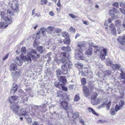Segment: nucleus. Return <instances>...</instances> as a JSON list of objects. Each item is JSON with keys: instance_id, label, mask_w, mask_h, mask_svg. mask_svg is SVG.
<instances>
[{"instance_id": "f257e3e1", "label": "nucleus", "mask_w": 125, "mask_h": 125, "mask_svg": "<svg viewBox=\"0 0 125 125\" xmlns=\"http://www.w3.org/2000/svg\"><path fill=\"white\" fill-rule=\"evenodd\" d=\"M37 52L36 50L33 49H29L28 51L27 54L25 56H22L21 58V59L23 61L26 60L28 62H30L31 61V58L32 53L36 54Z\"/></svg>"}, {"instance_id": "f03ea898", "label": "nucleus", "mask_w": 125, "mask_h": 125, "mask_svg": "<svg viewBox=\"0 0 125 125\" xmlns=\"http://www.w3.org/2000/svg\"><path fill=\"white\" fill-rule=\"evenodd\" d=\"M61 59H56L55 61L58 64H59L61 62L65 63L66 61L68 60L69 58V55L68 54L63 52L60 55Z\"/></svg>"}, {"instance_id": "7ed1b4c3", "label": "nucleus", "mask_w": 125, "mask_h": 125, "mask_svg": "<svg viewBox=\"0 0 125 125\" xmlns=\"http://www.w3.org/2000/svg\"><path fill=\"white\" fill-rule=\"evenodd\" d=\"M0 16L2 20H4L8 24H10L12 22L11 17L10 16H8L6 14L3 12H1Z\"/></svg>"}, {"instance_id": "20e7f679", "label": "nucleus", "mask_w": 125, "mask_h": 125, "mask_svg": "<svg viewBox=\"0 0 125 125\" xmlns=\"http://www.w3.org/2000/svg\"><path fill=\"white\" fill-rule=\"evenodd\" d=\"M10 107L12 110L13 113L16 115H19L20 109H19L20 106L17 103L13 104L11 105Z\"/></svg>"}, {"instance_id": "39448f33", "label": "nucleus", "mask_w": 125, "mask_h": 125, "mask_svg": "<svg viewBox=\"0 0 125 125\" xmlns=\"http://www.w3.org/2000/svg\"><path fill=\"white\" fill-rule=\"evenodd\" d=\"M67 60L66 63L62 65L61 66V68L64 71L63 72L66 73L67 72L68 69L71 68L72 66V62L69 60Z\"/></svg>"}, {"instance_id": "423d86ee", "label": "nucleus", "mask_w": 125, "mask_h": 125, "mask_svg": "<svg viewBox=\"0 0 125 125\" xmlns=\"http://www.w3.org/2000/svg\"><path fill=\"white\" fill-rule=\"evenodd\" d=\"M75 58L78 60H83L84 59L83 54L79 50H75Z\"/></svg>"}, {"instance_id": "0eeeda50", "label": "nucleus", "mask_w": 125, "mask_h": 125, "mask_svg": "<svg viewBox=\"0 0 125 125\" xmlns=\"http://www.w3.org/2000/svg\"><path fill=\"white\" fill-rule=\"evenodd\" d=\"M107 53V49L103 48L100 54V57L102 60H104L105 59V56H106Z\"/></svg>"}, {"instance_id": "6e6552de", "label": "nucleus", "mask_w": 125, "mask_h": 125, "mask_svg": "<svg viewBox=\"0 0 125 125\" xmlns=\"http://www.w3.org/2000/svg\"><path fill=\"white\" fill-rule=\"evenodd\" d=\"M108 63H107V62L106 63V64L107 65H111L112 68L113 70H115L116 69H118L120 71H121V69H121H120L121 70H120V65L117 64H112V62H111V61H108Z\"/></svg>"}, {"instance_id": "1a4fd4ad", "label": "nucleus", "mask_w": 125, "mask_h": 125, "mask_svg": "<svg viewBox=\"0 0 125 125\" xmlns=\"http://www.w3.org/2000/svg\"><path fill=\"white\" fill-rule=\"evenodd\" d=\"M125 36H120L117 38V40L119 43L122 45L125 44Z\"/></svg>"}, {"instance_id": "9d476101", "label": "nucleus", "mask_w": 125, "mask_h": 125, "mask_svg": "<svg viewBox=\"0 0 125 125\" xmlns=\"http://www.w3.org/2000/svg\"><path fill=\"white\" fill-rule=\"evenodd\" d=\"M19 96L20 97H21V98L23 99V102H25L28 100L27 97L26 96H23V93L22 91L21 90H20L18 92Z\"/></svg>"}, {"instance_id": "9b49d317", "label": "nucleus", "mask_w": 125, "mask_h": 125, "mask_svg": "<svg viewBox=\"0 0 125 125\" xmlns=\"http://www.w3.org/2000/svg\"><path fill=\"white\" fill-rule=\"evenodd\" d=\"M22 56H21L20 57V59L18 57H16V59L14 61V62L17 64L18 66H21L22 65L23 63V62H25L26 60H25V61H23L21 59V58Z\"/></svg>"}, {"instance_id": "f8f14e48", "label": "nucleus", "mask_w": 125, "mask_h": 125, "mask_svg": "<svg viewBox=\"0 0 125 125\" xmlns=\"http://www.w3.org/2000/svg\"><path fill=\"white\" fill-rule=\"evenodd\" d=\"M46 32L45 28L44 27H42L39 30L38 32L41 35L44 37V36H47V35L46 34Z\"/></svg>"}, {"instance_id": "ddd939ff", "label": "nucleus", "mask_w": 125, "mask_h": 125, "mask_svg": "<svg viewBox=\"0 0 125 125\" xmlns=\"http://www.w3.org/2000/svg\"><path fill=\"white\" fill-rule=\"evenodd\" d=\"M117 12V11L116 9L115 8H113L112 10H110L109 12V14L112 18L115 19L116 17L115 16L114 12L116 13Z\"/></svg>"}, {"instance_id": "4468645a", "label": "nucleus", "mask_w": 125, "mask_h": 125, "mask_svg": "<svg viewBox=\"0 0 125 125\" xmlns=\"http://www.w3.org/2000/svg\"><path fill=\"white\" fill-rule=\"evenodd\" d=\"M90 72L88 71V69L86 68H83L82 71L81 75H82L85 76H87L88 74H89Z\"/></svg>"}, {"instance_id": "2eb2a0df", "label": "nucleus", "mask_w": 125, "mask_h": 125, "mask_svg": "<svg viewBox=\"0 0 125 125\" xmlns=\"http://www.w3.org/2000/svg\"><path fill=\"white\" fill-rule=\"evenodd\" d=\"M100 98H93L91 100V102L93 105H96L97 104L99 103L100 102Z\"/></svg>"}, {"instance_id": "dca6fc26", "label": "nucleus", "mask_w": 125, "mask_h": 125, "mask_svg": "<svg viewBox=\"0 0 125 125\" xmlns=\"http://www.w3.org/2000/svg\"><path fill=\"white\" fill-rule=\"evenodd\" d=\"M93 52V49L91 45H89L87 50L86 51V54L88 55H91Z\"/></svg>"}, {"instance_id": "f3484780", "label": "nucleus", "mask_w": 125, "mask_h": 125, "mask_svg": "<svg viewBox=\"0 0 125 125\" xmlns=\"http://www.w3.org/2000/svg\"><path fill=\"white\" fill-rule=\"evenodd\" d=\"M19 5L17 2L15 3H13L12 5V9L17 12L19 10Z\"/></svg>"}, {"instance_id": "a211bd4d", "label": "nucleus", "mask_w": 125, "mask_h": 125, "mask_svg": "<svg viewBox=\"0 0 125 125\" xmlns=\"http://www.w3.org/2000/svg\"><path fill=\"white\" fill-rule=\"evenodd\" d=\"M109 30L110 31L111 33L113 34H116V31L115 27L113 24H111L110 26Z\"/></svg>"}, {"instance_id": "6ab92c4d", "label": "nucleus", "mask_w": 125, "mask_h": 125, "mask_svg": "<svg viewBox=\"0 0 125 125\" xmlns=\"http://www.w3.org/2000/svg\"><path fill=\"white\" fill-rule=\"evenodd\" d=\"M11 74L14 80L16 81L20 76V73L19 72H16V73H15L12 72Z\"/></svg>"}, {"instance_id": "aec40b11", "label": "nucleus", "mask_w": 125, "mask_h": 125, "mask_svg": "<svg viewBox=\"0 0 125 125\" xmlns=\"http://www.w3.org/2000/svg\"><path fill=\"white\" fill-rule=\"evenodd\" d=\"M55 28L53 26H49L47 27L46 30V31L48 33L50 34L53 31H54Z\"/></svg>"}, {"instance_id": "412c9836", "label": "nucleus", "mask_w": 125, "mask_h": 125, "mask_svg": "<svg viewBox=\"0 0 125 125\" xmlns=\"http://www.w3.org/2000/svg\"><path fill=\"white\" fill-rule=\"evenodd\" d=\"M77 47L76 50H80L81 51H82L85 47L84 43L78 44L77 45Z\"/></svg>"}, {"instance_id": "4be33fe9", "label": "nucleus", "mask_w": 125, "mask_h": 125, "mask_svg": "<svg viewBox=\"0 0 125 125\" xmlns=\"http://www.w3.org/2000/svg\"><path fill=\"white\" fill-rule=\"evenodd\" d=\"M59 80L60 82L65 84L67 82L65 77L63 76H60Z\"/></svg>"}, {"instance_id": "5701e85b", "label": "nucleus", "mask_w": 125, "mask_h": 125, "mask_svg": "<svg viewBox=\"0 0 125 125\" xmlns=\"http://www.w3.org/2000/svg\"><path fill=\"white\" fill-rule=\"evenodd\" d=\"M18 88L17 85L15 83L13 84V87L11 88V93L13 92L14 93L16 92Z\"/></svg>"}, {"instance_id": "b1692460", "label": "nucleus", "mask_w": 125, "mask_h": 125, "mask_svg": "<svg viewBox=\"0 0 125 125\" xmlns=\"http://www.w3.org/2000/svg\"><path fill=\"white\" fill-rule=\"evenodd\" d=\"M94 48V51L96 53L97 52H99L102 49V50L103 47L98 46H93Z\"/></svg>"}, {"instance_id": "393cba45", "label": "nucleus", "mask_w": 125, "mask_h": 125, "mask_svg": "<svg viewBox=\"0 0 125 125\" xmlns=\"http://www.w3.org/2000/svg\"><path fill=\"white\" fill-rule=\"evenodd\" d=\"M19 115H22L25 116L26 115L27 113L26 111L24 109L22 108L20 109Z\"/></svg>"}, {"instance_id": "a878e982", "label": "nucleus", "mask_w": 125, "mask_h": 125, "mask_svg": "<svg viewBox=\"0 0 125 125\" xmlns=\"http://www.w3.org/2000/svg\"><path fill=\"white\" fill-rule=\"evenodd\" d=\"M17 67V65L15 63L11 64L10 66V70L11 71H14Z\"/></svg>"}, {"instance_id": "bb28decb", "label": "nucleus", "mask_w": 125, "mask_h": 125, "mask_svg": "<svg viewBox=\"0 0 125 125\" xmlns=\"http://www.w3.org/2000/svg\"><path fill=\"white\" fill-rule=\"evenodd\" d=\"M83 90L84 94L86 96H87L88 95L89 93V89L86 88L85 86H83Z\"/></svg>"}, {"instance_id": "cd10ccee", "label": "nucleus", "mask_w": 125, "mask_h": 125, "mask_svg": "<svg viewBox=\"0 0 125 125\" xmlns=\"http://www.w3.org/2000/svg\"><path fill=\"white\" fill-rule=\"evenodd\" d=\"M122 73L120 74V78L121 79H124L123 82L125 83V74H124L121 69Z\"/></svg>"}, {"instance_id": "c85d7f7f", "label": "nucleus", "mask_w": 125, "mask_h": 125, "mask_svg": "<svg viewBox=\"0 0 125 125\" xmlns=\"http://www.w3.org/2000/svg\"><path fill=\"white\" fill-rule=\"evenodd\" d=\"M61 105L64 108L67 110L68 106L66 102L65 101L62 102L61 103Z\"/></svg>"}, {"instance_id": "c756f323", "label": "nucleus", "mask_w": 125, "mask_h": 125, "mask_svg": "<svg viewBox=\"0 0 125 125\" xmlns=\"http://www.w3.org/2000/svg\"><path fill=\"white\" fill-rule=\"evenodd\" d=\"M17 97L16 96H12L9 98V101L11 103H13L17 99Z\"/></svg>"}, {"instance_id": "7c9ffc66", "label": "nucleus", "mask_w": 125, "mask_h": 125, "mask_svg": "<svg viewBox=\"0 0 125 125\" xmlns=\"http://www.w3.org/2000/svg\"><path fill=\"white\" fill-rule=\"evenodd\" d=\"M37 50L40 53L43 52L45 49L42 47L41 46H39L37 47Z\"/></svg>"}, {"instance_id": "2f4dec72", "label": "nucleus", "mask_w": 125, "mask_h": 125, "mask_svg": "<svg viewBox=\"0 0 125 125\" xmlns=\"http://www.w3.org/2000/svg\"><path fill=\"white\" fill-rule=\"evenodd\" d=\"M66 73L64 72H62L60 69H58L56 71V76L57 77H59L61 74H65Z\"/></svg>"}, {"instance_id": "473e14b6", "label": "nucleus", "mask_w": 125, "mask_h": 125, "mask_svg": "<svg viewBox=\"0 0 125 125\" xmlns=\"http://www.w3.org/2000/svg\"><path fill=\"white\" fill-rule=\"evenodd\" d=\"M5 25V23L3 22H1L0 23V28L1 29H2L3 28H6L8 26V24H7Z\"/></svg>"}, {"instance_id": "72a5a7b5", "label": "nucleus", "mask_w": 125, "mask_h": 125, "mask_svg": "<svg viewBox=\"0 0 125 125\" xmlns=\"http://www.w3.org/2000/svg\"><path fill=\"white\" fill-rule=\"evenodd\" d=\"M116 111H115L114 108H112L110 111V113L111 115H114L116 114Z\"/></svg>"}, {"instance_id": "f704fd0d", "label": "nucleus", "mask_w": 125, "mask_h": 125, "mask_svg": "<svg viewBox=\"0 0 125 125\" xmlns=\"http://www.w3.org/2000/svg\"><path fill=\"white\" fill-rule=\"evenodd\" d=\"M63 42L64 44H66L67 45L70 44V40L69 38H68L63 40Z\"/></svg>"}, {"instance_id": "c9c22d12", "label": "nucleus", "mask_w": 125, "mask_h": 125, "mask_svg": "<svg viewBox=\"0 0 125 125\" xmlns=\"http://www.w3.org/2000/svg\"><path fill=\"white\" fill-rule=\"evenodd\" d=\"M80 99V97L78 94H76L74 96V100L75 102L78 101Z\"/></svg>"}, {"instance_id": "e433bc0d", "label": "nucleus", "mask_w": 125, "mask_h": 125, "mask_svg": "<svg viewBox=\"0 0 125 125\" xmlns=\"http://www.w3.org/2000/svg\"><path fill=\"white\" fill-rule=\"evenodd\" d=\"M75 65L78 69H80L82 68L83 65L80 63L78 62L75 64Z\"/></svg>"}, {"instance_id": "4c0bfd02", "label": "nucleus", "mask_w": 125, "mask_h": 125, "mask_svg": "<svg viewBox=\"0 0 125 125\" xmlns=\"http://www.w3.org/2000/svg\"><path fill=\"white\" fill-rule=\"evenodd\" d=\"M26 52V50L25 47H24L21 49V52L22 54H25Z\"/></svg>"}, {"instance_id": "58836bf2", "label": "nucleus", "mask_w": 125, "mask_h": 125, "mask_svg": "<svg viewBox=\"0 0 125 125\" xmlns=\"http://www.w3.org/2000/svg\"><path fill=\"white\" fill-rule=\"evenodd\" d=\"M122 108L120 106H119V105L118 104L116 105L115 107V110L116 113L117 111L120 110Z\"/></svg>"}, {"instance_id": "ea45409f", "label": "nucleus", "mask_w": 125, "mask_h": 125, "mask_svg": "<svg viewBox=\"0 0 125 125\" xmlns=\"http://www.w3.org/2000/svg\"><path fill=\"white\" fill-rule=\"evenodd\" d=\"M111 71L109 70L106 71L104 72V74L105 76L110 75L111 74Z\"/></svg>"}, {"instance_id": "a19ab883", "label": "nucleus", "mask_w": 125, "mask_h": 125, "mask_svg": "<svg viewBox=\"0 0 125 125\" xmlns=\"http://www.w3.org/2000/svg\"><path fill=\"white\" fill-rule=\"evenodd\" d=\"M116 26L119 27L121 25V22L120 21H116L115 22Z\"/></svg>"}, {"instance_id": "79ce46f5", "label": "nucleus", "mask_w": 125, "mask_h": 125, "mask_svg": "<svg viewBox=\"0 0 125 125\" xmlns=\"http://www.w3.org/2000/svg\"><path fill=\"white\" fill-rule=\"evenodd\" d=\"M111 104V102L110 101H109L107 104L106 103L105 105H106V108L108 110H109L110 108Z\"/></svg>"}, {"instance_id": "37998d69", "label": "nucleus", "mask_w": 125, "mask_h": 125, "mask_svg": "<svg viewBox=\"0 0 125 125\" xmlns=\"http://www.w3.org/2000/svg\"><path fill=\"white\" fill-rule=\"evenodd\" d=\"M79 115V113L76 112L74 114H73L72 115V116L73 118L74 119L76 118L77 117H78Z\"/></svg>"}, {"instance_id": "c03bdc74", "label": "nucleus", "mask_w": 125, "mask_h": 125, "mask_svg": "<svg viewBox=\"0 0 125 125\" xmlns=\"http://www.w3.org/2000/svg\"><path fill=\"white\" fill-rule=\"evenodd\" d=\"M81 83L83 85L85 84L86 83L85 79L84 78H83L81 80Z\"/></svg>"}, {"instance_id": "a18cd8bd", "label": "nucleus", "mask_w": 125, "mask_h": 125, "mask_svg": "<svg viewBox=\"0 0 125 125\" xmlns=\"http://www.w3.org/2000/svg\"><path fill=\"white\" fill-rule=\"evenodd\" d=\"M97 94L95 92H94L93 93V95L91 97L92 99L95 98L97 97Z\"/></svg>"}, {"instance_id": "49530a36", "label": "nucleus", "mask_w": 125, "mask_h": 125, "mask_svg": "<svg viewBox=\"0 0 125 125\" xmlns=\"http://www.w3.org/2000/svg\"><path fill=\"white\" fill-rule=\"evenodd\" d=\"M39 43L37 42L35 40L33 42V45L34 47H36L37 45H38Z\"/></svg>"}, {"instance_id": "de8ad7c7", "label": "nucleus", "mask_w": 125, "mask_h": 125, "mask_svg": "<svg viewBox=\"0 0 125 125\" xmlns=\"http://www.w3.org/2000/svg\"><path fill=\"white\" fill-rule=\"evenodd\" d=\"M62 36L65 37H67L68 36V34L66 32H62Z\"/></svg>"}, {"instance_id": "09e8293b", "label": "nucleus", "mask_w": 125, "mask_h": 125, "mask_svg": "<svg viewBox=\"0 0 125 125\" xmlns=\"http://www.w3.org/2000/svg\"><path fill=\"white\" fill-rule=\"evenodd\" d=\"M125 104V102L123 101H121L119 103L120 106L122 108L124 104Z\"/></svg>"}, {"instance_id": "8fccbe9b", "label": "nucleus", "mask_w": 125, "mask_h": 125, "mask_svg": "<svg viewBox=\"0 0 125 125\" xmlns=\"http://www.w3.org/2000/svg\"><path fill=\"white\" fill-rule=\"evenodd\" d=\"M120 6L125 8V2L122 1L120 3Z\"/></svg>"}, {"instance_id": "3c124183", "label": "nucleus", "mask_w": 125, "mask_h": 125, "mask_svg": "<svg viewBox=\"0 0 125 125\" xmlns=\"http://www.w3.org/2000/svg\"><path fill=\"white\" fill-rule=\"evenodd\" d=\"M54 31L56 33H58L62 31L61 29L58 28H55Z\"/></svg>"}, {"instance_id": "603ef678", "label": "nucleus", "mask_w": 125, "mask_h": 125, "mask_svg": "<svg viewBox=\"0 0 125 125\" xmlns=\"http://www.w3.org/2000/svg\"><path fill=\"white\" fill-rule=\"evenodd\" d=\"M46 104H49V103H51L52 101V99L50 97H48L47 99Z\"/></svg>"}, {"instance_id": "864d4df0", "label": "nucleus", "mask_w": 125, "mask_h": 125, "mask_svg": "<svg viewBox=\"0 0 125 125\" xmlns=\"http://www.w3.org/2000/svg\"><path fill=\"white\" fill-rule=\"evenodd\" d=\"M41 2L42 3H41V4L43 5L44 4H46L47 2V0H41Z\"/></svg>"}, {"instance_id": "5fc2aeb1", "label": "nucleus", "mask_w": 125, "mask_h": 125, "mask_svg": "<svg viewBox=\"0 0 125 125\" xmlns=\"http://www.w3.org/2000/svg\"><path fill=\"white\" fill-rule=\"evenodd\" d=\"M26 120L27 123H30L31 122L32 120L31 118L29 117L26 118Z\"/></svg>"}, {"instance_id": "6e6d98bb", "label": "nucleus", "mask_w": 125, "mask_h": 125, "mask_svg": "<svg viewBox=\"0 0 125 125\" xmlns=\"http://www.w3.org/2000/svg\"><path fill=\"white\" fill-rule=\"evenodd\" d=\"M106 103H104L103 104L101 105H99L98 107V108L99 109H100L101 108L104 107V106L105 105Z\"/></svg>"}, {"instance_id": "4d7b16f0", "label": "nucleus", "mask_w": 125, "mask_h": 125, "mask_svg": "<svg viewBox=\"0 0 125 125\" xmlns=\"http://www.w3.org/2000/svg\"><path fill=\"white\" fill-rule=\"evenodd\" d=\"M31 57L32 58L34 61H36L37 59V57H36L35 55H31Z\"/></svg>"}, {"instance_id": "13d9d810", "label": "nucleus", "mask_w": 125, "mask_h": 125, "mask_svg": "<svg viewBox=\"0 0 125 125\" xmlns=\"http://www.w3.org/2000/svg\"><path fill=\"white\" fill-rule=\"evenodd\" d=\"M63 86L62 84H61L60 83H59V85L57 87H58L60 89H61L63 88Z\"/></svg>"}, {"instance_id": "bf43d9fd", "label": "nucleus", "mask_w": 125, "mask_h": 125, "mask_svg": "<svg viewBox=\"0 0 125 125\" xmlns=\"http://www.w3.org/2000/svg\"><path fill=\"white\" fill-rule=\"evenodd\" d=\"M118 4H119L118 2H116L114 3V4H113V5L116 8H117L119 7Z\"/></svg>"}, {"instance_id": "052dcab7", "label": "nucleus", "mask_w": 125, "mask_h": 125, "mask_svg": "<svg viewBox=\"0 0 125 125\" xmlns=\"http://www.w3.org/2000/svg\"><path fill=\"white\" fill-rule=\"evenodd\" d=\"M119 88V92L122 95H123L124 94L123 92L124 91V89H121L122 90H120V88Z\"/></svg>"}, {"instance_id": "680f3d73", "label": "nucleus", "mask_w": 125, "mask_h": 125, "mask_svg": "<svg viewBox=\"0 0 125 125\" xmlns=\"http://www.w3.org/2000/svg\"><path fill=\"white\" fill-rule=\"evenodd\" d=\"M41 15L38 13H36L35 14L34 17H37L38 18H39L41 16Z\"/></svg>"}, {"instance_id": "e2e57ef3", "label": "nucleus", "mask_w": 125, "mask_h": 125, "mask_svg": "<svg viewBox=\"0 0 125 125\" xmlns=\"http://www.w3.org/2000/svg\"><path fill=\"white\" fill-rule=\"evenodd\" d=\"M69 15L72 18H75L76 17V16L73 14H70Z\"/></svg>"}, {"instance_id": "0e129e2a", "label": "nucleus", "mask_w": 125, "mask_h": 125, "mask_svg": "<svg viewBox=\"0 0 125 125\" xmlns=\"http://www.w3.org/2000/svg\"><path fill=\"white\" fill-rule=\"evenodd\" d=\"M69 30L71 31V32H74L75 31V29H74L73 28H72V27H71L69 29Z\"/></svg>"}, {"instance_id": "69168bd1", "label": "nucleus", "mask_w": 125, "mask_h": 125, "mask_svg": "<svg viewBox=\"0 0 125 125\" xmlns=\"http://www.w3.org/2000/svg\"><path fill=\"white\" fill-rule=\"evenodd\" d=\"M71 51V47L69 46H67V49L66 50V51L69 52Z\"/></svg>"}, {"instance_id": "338daca9", "label": "nucleus", "mask_w": 125, "mask_h": 125, "mask_svg": "<svg viewBox=\"0 0 125 125\" xmlns=\"http://www.w3.org/2000/svg\"><path fill=\"white\" fill-rule=\"evenodd\" d=\"M49 14L50 15L52 16H54L55 15L54 13L52 11L49 12Z\"/></svg>"}, {"instance_id": "774afa93", "label": "nucleus", "mask_w": 125, "mask_h": 125, "mask_svg": "<svg viewBox=\"0 0 125 125\" xmlns=\"http://www.w3.org/2000/svg\"><path fill=\"white\" fill-rule=\"evenodd\" d=\"M120 10L121 12L123 14H125V10L124 9H123L120 8Z\"/></svg>"}]
</instances>
